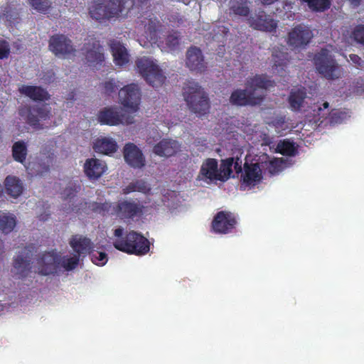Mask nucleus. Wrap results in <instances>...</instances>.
Wrapping results in <instances>:
<instances>
[{
    "label": "nucleus",
    "mask_w": 364,
    "mask_h": 364,
    "mask_svg": "<svg viewBox=\"0 0 364 364\" xmlns=\"http://www.w3.org/2000/svg\"><path fill=\"white\" fill-rule=\"evenodd\" d=\"M114 235L117 238L114 240L113 245L119 251L141 256L146 255L150 250L149 241L134 230L124 235V229L118 228L114 230Z\"/></svg>",
    "instance_id": "1"
},
{
    "label": "nucleus",
    "mask_w": 364,
    "mask_h": 364,
    "mask_svg": "<svg viewBox=\"0 0 364 364\" xmlns=\"http://www.w3.org/2000/svg\"><path fill=\"white\" fill-rule=\"evenodd\" d=\"M183 95L190 110L199 116L209 112L208 95L198 82L188 81L183 88Z\"/></svg>",
    "instance_id": "2"
},
{
    "label": "nucleus",
    "mask_w": 364,
    "mask_h": 364,
    "mask_svg": "<svg viewBox=\"0 0 364 364\" xmlns=\"http://www.w3.org/2000/svg\"><path fill=\"white\" fill-rule=\"evenodd\" d=\"M314 64L316 71L327 80H333L341 77V66L326 48H321L316 53Z\"/></svg>",
    "instance_id": "3"
},
{
    "label": "nucleus",
    "mask_w": 364,
    "mask_h": 364,
    "mask_svg": "<svg viewBox=\"0 0 364 364\" xmlns=\"http://www.w3.org/2000/svg\"><path fill=\"white\" fill-rule=\"evenodd\" d=\"M136 69L146 80L154 87H161L165 82L166 77L162 70L152 60L147 57H142L136 60Z\"/></svg>",
    "instance_id": "4"
},
{
    "label": "nucleus",
    "mask_w": 364,
    "mask_h": 364,
    "mask_svg": "<svg viewBox=\"0 0 364 364\" xmlns=\"http://www.w3.org/2000/svg\"><path fill=\"white\" fill-rule=\"evenodd\" d=\"M89 14L100 23L123 18L118 0H104L103 3L95 4L90 8Z\"/></svg>",
    "instance_id": "5"
},
{
    "label": "nucleus",
    "mask_w": 364,
    "mask_h": 364,
    "mask_svg": "<svg viewBox=\"0 0 364 364\" xmlns=\"http://www.w3.org/2000/svg\"><path fill=\"white\" fill-rule=\"evenodd\" d=\"M144 210V205L138 200L122 199L113 206V212L111 214L124 221H133L141 218Z\"/></svg>",
    "instance_id": "6"
},
{
    "label": "nucleus",
    "mask_w": 364,
    "mask_h": 364,
    "mask_svg": "<svg viewBox=\"0 0 364 364\" xmlns=\"http://www.w3.org/2000/svg\"><path fill=\"white\" fill-rule=\"evenodd\" d=\"M314 37L309 26L300 23L293 27L287 35V44L296 49L305 48Z\"/></svg>",
    "instance_id": "7"
},
{
    "label": "nucleus",
    "mask_w": 364,
    "mask_h": 364,
    "mask_svg": "<svg viewBox=\"0 0 364 364\" xmlns=\"http://www.w3.org/2000/svg\"><path fill=\"white\" fill-rule=\"evenodd\" d=\"M38 251L34 244L26 245L14 259V267L18 278L26 277L31 270V259Z\"/></svg>",
    "instance_id": "8"
},
{
    "label": "nucleus",
    "mask_w": 364,
    "mask_h": 364,
    "mask_svg": "<svg viewBox=\"0 0 364 364\" xmlns=\"http://www.w3.org/2000/svg\"><path fill=\"white\" fill-rule=\"evenodd\" d=\"M264 100V93L249 90L247 87L245 90L237 89L234 90L230 97V102L237 106L259 105Z\"/></svg>",
    "instance_id": "9"
},
{
    "label": "nucleus",
    "mask_w": 364,
    "mask_h": 364,
    "mask_svg": "<svg viewBox=\"0 0 364 364\" xmlns=\"http://www.w3.org/2000/svg\"><path fill=\"white\" fill-rule=\"evenodd\" d=\"M236 225L237 219L234 213L225 210L217 213L211 223L213 231L220 234L232 232Z\"/></svg>",
    "instance_id": "10"
},
{
    "label": "nucleus",
    "mask_w": 364,
    "mask_h": 364,
    "mask_svg": "<svg viewBox=\"0 0 364 364\" xmlns=\"http://www.w3.org/2000/svg\"><path fill=\"white\" fill-rule=\"evenodd\" d=\"M120 103L132 112L139 109L141 100V92L137 85L132 83L122 87L119 92Z\"/></svg>",
    "instance_id": "11"
},
{
    "label": "nucleus",
    "mask_w": 364,
    "mask_h": 364,
    "mask_svg": "<svg viewBox=\"0 0 364 364\" xmlns=\"http://www.w3.org/2000/svg\"><path fill=\"white\" fill-rule=\"evenodd\" d=\"M61 260L62 257L57 253L45 252L37 259L39 274L49 275L57 273L60 268Z\"/></svg>",
    "instance_id": "12"
},
{
    "label": "nucleus",
    "mask_w": 364,
    "mask_h": 364,
    "mask_svg": "<svg viewBox=\"0 0 364 364\" xmlns=\"http://www.w3.org/2000/svg\"><path fill=\"white\" fill-rule=\"evenodd\" d=\"M83 49L85 50V58L90 66L97 68L101 66L105 61L102 47L100 42L95 38L88 40L84 44Z\"/></svg>",
    "instance_id": "13"
},
{
    "label": "nucleus",
    "mask_w": 364,
    "mask_h": 364,
    "mask_svg": "<svg viewBox=\"0 0 364 364\" xmlns=\"http://www.w3.org/2000/svg\"><path fill=\"white\" fill-rule=\"evenodd\" d=\"M262 171L258 163H248L243 164V171L240 176V182L245 186H255L262 179Z\"/></svg>",
    "instance_id": "14"
},
{
    "label": "nucleus",
    "mask_w": 364,
    "mask_h": 364,
    "mask_svg": "<svg viewBox=\"0 0 364 364\" xmlns=\"http://www.w3.org/2000/svg\"><path fill=\"white\" fill-rule=\"evenodd\" d=\"M49 49L55 55L63 56L74 53L75 51L71 40L63 34H57L50 37Z\"/></svg>",
    "instance_id": "15"
},
{
    "label": "nucleus",
    "mask_w": 364,
    "mask_h": 364,
    "mask_svg": "<svg viewBox=\"0 0 364 364\" xmlns=\"http://www.w3.org/2000/svg\"><path fill=\"white\" fill-rule=\"evenodd\" d=\"M250 26L258 31L274 32L277 28V23L264 11H259L248 19Z\"/></svg>",
    "instance_id": "16"
},
{
    "label": "nucleus",
    "mask_w": 364,
    "mask_h": 364,
    "mask_svg": "<svg viewBox=\"0 0 364 364\" xmlns=\"http://www.w3.org/2000/svg\"><path fill=\"white\" fill-rule=\"evenodd\" d=\"M126 163L134 168H141L146 164L145 157L139 148L133 143H127L123 149Z\"/></svg>",
    "instance_id": "17"
},
{
    "label": "nucleus",
    "mask_w": 364,
    "mask_h": 364,
    "mask_svg": "<svg viewBox=\"0 0 364 364\" xmlns=\"http://www.w3.org/2000/svg\"><path fill=\"white\" fill-rule=\"evenodd\" d=\"M50 117V111L46 105H33L28 109L26 122L34 129H42L44 127L41 122L48 119Z\"/></svg>",
    "instance_id": "18"
},
{
    "label": "nucleus",
    "mask_w": 364,
    "mask_h": 364,
    "mask_svg": "<svg viewBox=\"0 0 364 364\" xmlns=\"http://www.w3.org/2000/svg\"><path fill=\"white\" fill-rule=\"evenodd\" d=\"M186 66L192 71L202 73L207 69L202 50L196 47H190L186 52Z\"/></svg>",
    "instance_id": "19"
},
{
    "label": "nucleus",
    "mask_w": 364,
    "mask_h": 364,
    "mask_svg": "<svg viewBox=\"0 0 364 364\" xmlns=\"http://www.w3.org/2000/svg\"><path fill=\"white\" fill-rule=\"evenodd\" d=\"M54 153L51 149H47L45 148L41 150L37 161L33 164V173L36 175L43 176L49 172L54 161Z\"/></svg>",
    "instance_id": "20"
},
{
    "label": "nucleus",
    "mask_w": 364,
    "mask_h": 364,
    "mask_svg": "<svg viewBox=\"0 0 364 364\" xmlns=\"http://www.w3.org/2000/svg\"><path fill=\"white\" fill-rule=\"evenodd\" d=\"M105 163L97 159H88L84 164V171L90 180H95L105 172Z\"/></svg>",
    "instance_id": "21"
},
{
    "label": "nucleus",
    "mask_w": 364,
    "mask_h": 364,
    "mask_svg": "<svg viewBox=\"0 0 364 364\" xmlns=\"http://www.w3.org/2000/svg\"><path fill=\"white\" fill-rule=\"evenodd\" d=\"M144 23L145 37L151 44L157 43L159 41L158 32L162 28V23L156 16L146 18Z\"/></svg>",
    "instance_id": "22"
},
{
    "label": "nucleus",
    "mask_w": 364,
    "mask_h": 364,
    "mask_svg": "<svg viewBox=\"0 0 364 364\" xmlns=\"http://www.w3.org/2000/svg\"><path fill=\"white\" fill-rule=\"evenodd\" d=\"M122 117L117 108L106 107L99 112L97 119L101 124L114 126L122 123Z\"/></svg>",
    "instance_id": "23"
},
{
    "label": "nucleus",
    "mask_w": 364,
    "mask_h": 364,
    "mask_svg": "<svg viewBox=\"0 0 364 364\" xmlns=\"http://www.w3.org/2000/svg\"><path fill=\"white\" fill-rule=\"evenodd\" d=\"M18 91L33 101L43 102L50 99L47 90L41 86L23 85L19 87Z\"/></svg>",
    "instance_id": "24"
},
{
    "label": "nucleus",
    "mask_w": 364,
    "mask_h": 364,
    "mask_svg": "<svg viewBox=\"0 0 364 364\" xmlns=\"http://www.w3.org/2000/svg\"><path fill=\"white\" fill-rule=\"evenodd\" d=\"M273 85L272 82L263 75H255L249 77L246 82V87L249 90H254L255 92L264 93L266 95L265 90Z\"/></svg>",
    "instance_id": "25"
},
{
    "label": "nucleus",
    "mask_w": 364,
    "mask_h": 364,
    "mask_svg": "<svg viewBox=\"0 0 364 364\" xmlns=\"http://www.w3.org/2000/svg\"><path fill=\"white\" fill-rule=\"evenodd\" d=\"M200 173L210 180L223 181V176L219 172L218 161L215 159H207L202 164Z\"/></svg>",
    "instance_id": "26"
},
{
    "label": "nucleus",
    "mask_w": 364,
    "mask_h": 364,
    "mask_svg": "<svg viewBox=\"0 0 364 364\" xmlns=\"http://www.w3.org/2000/svg\"><path fill=\"white\" fill-rule=\"evenodd\" d=\"M110 48L116 65L123 66L129 63V55L123 44L113 40L111 41Z\"/></svg>",
    "instance_id": "27"
},
{
    "label": "nucleus",
    "mask_w": 364,
    "mask_h": 364,
    "mask_svg": "<svg viewBox=\"0 0 364 364\" xmlns=\"http://www.w3.org/2000/svg\"><path fill=\"white\" fill-rule=\"evenodd\" d=\"M179 144L176 141L163 139L154 146V152L159 156L169 157L176 154Z\"/></svg>",
    "instance_id": "28"
},
{
    "label": "nucleus",
    "mask_w": 364,
    "mask_h": 364,
    "mask_svg": "<svg viewBox=\"0 0 364 364\" xmlns=\"http://www.w3.org/2000/svg\"><path fill=\"white\" fill-rule=\"evenodd\" d=\"M70 245L79 256L93 250L91 240L82 235H73L70 240Z\"/></svg>",
    "instance_id": "29"
},
{
    "label": "nucleus",
    "mask_w": 364,
    "mask_h": 364,
    "mask_svg": "<svg viewBox=\"0 0 364 364\" xmlns=\"http://www.w3.org/2000/svg\"><path fill=\"white\" fill-rule=\"evenodd\" d=\"M6 193L14 198L20 196L23 191V183L15 176L9 175L4 181Z\"/></svg>",
    "instance_id": "30"
},
{
    "label": "nucleus",
    "mask_w": 364,
    "mask_h": 364,
    "mask_svg": "<svg viewBox=\"0 0 364 364\" xmlns=\"http://www.w3.org/2000/svg\"><path fill=\"white\" fill-rule=\"evenodd\" d=\"M117 142L113 139L104 137L97 139L93 148L96 152L107 155L114 153L117 149Z\"/></svg>",
    "instance_id": "31"
},
{
    "label": "nucleus",
    "mask_w": 364,
    "mask_h": 364,
    "mask_svg": "<svg viewBox=\"0 0 364 364\" xmlns=\"http://www.w3.org/2000/svg\"><path fill=\"white\" fill-rule=\"evenodd\" d=\"M306 97V92L304 88L291 90L288 97L290 109L294 112L300 111Z\"/></svg>",
    "instance_id": "32"
},
{
    "label": "nucleus",
    "mask_w": 364,
    "mask_h": 364,
    "mask_svg": "<svg viewBox=\"0 0 364 364\" xmlns=\"http://www.w3.org/2000/svg\"><path fill=\"white\" fill-rule=\"evenodd\" d=\"M28 152L27 144L24 141L19 140L14 143L11 148V154L15 161L24 165Z\"/></svg>",
    "instance_id": "33"
},
{
    "label": "nucleus",
    "mask_w": 364,
    "mask_h": 364,
    "mask_svg": "<svg viewBox=\"0 0 364 364\" xmlns=\"http://www.w3.org/2000/svg\"><path fill=\"white\" fill-rule=\"evenodd\" d=\"M84 204L86 207L87 206L88 210L90 211L102 215H105L106 214L112 215L111 213L113 212L114 205L109 202H91L89 203L85 202Z\"/></svg>",
    "instance_id": "34"
},
{
    "label": "nucleus",
    "mask_w": 364,
    "mask_h": 364,
    "mask_svg": "<svg viewBox=\"0 0 364 364\" xmlns=\"http://www.w3.org/2000/svg\"><path fill=\"white\" fill-rule=\"evenodd\" d=\"M136 191L146 194L151 191V188L144 181L136 180L130 183L122 189V193L124 195Z\"/></svg>",
    "instance_id": "35"
},
{
    "label": "nucleus",
    "mask_w": 364,
    "mask_h": 364,
    "mask_svg": "<svg viewBox=\"0 0 364 364\" xmlns=\"http://www.w3.org/2000/svg\"><path fill=\"white\" fill-rule=\"evenodd\" d=\"M230 11L235 15L247 16L250 14V9L245 0H231L230 1Z\"/></svg>",
    "instance_id": "36"
},
{
    "label": "nucleus",
    "mask_w": 364,
    "mask_h": 364,
    "mask_svg": "<svg viewBox=\"0 0 364 364\" xmlns=\"http://www.w3.org/2000/svg\"><path fill=\"white\" fill-rule=\"evenodd\" d=\"M276 150L278 153L289 156H295L297 153L295 143L287 139L280 141L277 146Z\"/></svg>",
    "instance_id": "37"
},
{
    "label": "nucleus",
    "mask_w": 364,
    "mask_h": 364,
    "mask_svg": "<svg viewBox=\"0 0 364 364\" xmlns=\"http://www.w3.org/2000/svg\"><path fill=\"white\" fill-rule=\"evenodd\" d=\"M16 224V218L13 215L3 214L0 215V230L8 234L15 228Z\"/></svg>",
    "instance_id": "38"
},
{
    "label": "nucleus",
    "mask_w": 364,
    "mask_h": 364,
    "mask_svg": "<svg viewBox=\"0 0 364 364\" xmlns=\"http://www.w3.org/2000/svg\"><path fill=\"white\" fill-rule=\"evenodd\" d=\"M309 8L314 11H324L331 6L330 0H311L307 3Z\"/></svg>",
    "instance_id": "39"
},
{
    "label": "nucleus",
    "mask_w": 364,
    "mask_h": 364,
    "mask_svg": "<svg viewBox=\"0 0 364 364\" xmlns=\"http://www.w3.org/2000/svg\"><path fill=\"white\" fill-rule=\"evenodd\" d=\"M29 4L32 8L41 14H46L50 8L51 4L48 0H28Z\"/></svg>",
    "instance_id": "40"
},
{
    "label": "nucleus",
    "mask_w": 364,
    "mask_h": 364,
    "mask_svg": "<svg viewBox=\"0 0 364 364\" xmlns=\"http://www.w3.org/2000/svg\"><path fill=\"white\" fill-rule=\"evenodd\" d=\"M79 263V255H75L70 257H62L60 267H63L67 271L74 269Z\"/></svg>",
    "instance_id": "41"
},
{
    "label": "nucleus",
    "mask_w": 364,
    "mask_h": 364,
    "mask_svg": "<svg viewBox=\"0 0 364 364\" xmlns=\"http://www.w3.org/2000/svg\"><path fill=\"white\" fill-rule=\"evenodd\" d=\"M233 166V158L230 157L221 161L219 172L222 173L228 178L232 173V167Z\"/></svg>",
    "instance_id": "42"
},
{
    "label": "nucleus",
    "mask_w": 364,
    "mask_h": 364,
    "mask_svg": "<svg viewBox=\"0 0 364 364\" xmlns=\"http://www.w3.org/2000/svg\"><path fill=\"white\" fill-rule=\"evenodd\" d=\"M179 47V38L176 34H170L166 38V48L168 51H175Z\"/></svg>",
    "instance_id": "43"
},
{
    "label": "nucleus",
    "mask_w": 364,
    "mask_h": 364,
    "mask_svg": "<svg viewBox=\"0 0 364 364\" xmlns=\"http://www.w3.org/2000/svg\"><path fill=\"white\" fill-rule=\"evenodd\" d=\"M80 190V186L75 183H70L63 193L64 200H71L76 196V194Z\"/></svg>",
    "instance_id": "44"
},
{
    "label": "nucleus",
    "mask_w": 364,
    "mask_h": 364,
    "mask_svg": "<svg viewBox=\"0 0 364 364\" xmlns=\"http://www.w3.org/2000/svg\"><path fill=\"white\" fill-rule=\"evenodd\" d=\"M352 37L355 41L364 47V25H358L352 32Z\"/></svg>",
    "instance_id": "45"
},
{
    "label": "nucleus",
    "mask_w": 364,
    "mask_h": 364,
    "mask_svg": "<svg viewBox=\"0 0 364 364\" xmlns=\"http://www.w3.org/2000/svg\"><path fill=\"white\" fill-rule=\"evenodd\" d=\"M272 60L274 61L273 67H274L275 69L280 68L283 70L284 68L287 66V58L285 53H281L279 55H278L273 53Z\"/></svg>",
    "instance_id": "46"
},
{
    "label": "nucleus",
    "mask_w": 364,
    "mask_h": 364,
    "mask_svg": "<svg viewBox=\"0 0 364 364\" xmlns=\"http://www.w3.org/2000/svg\"><path fill=\"white\" fill-rule=\"evenodd\" d=\"M119 85L114 79L109 80L104 83L105 92L107 95L116 92Z\"/></svg>",
    "instance_id": "47"
},
{
    "label": "nucleus",
    "mask_w": 364,
    "mask_h": 364,
    "mask_svg": "<svg viewBox=\"0 0 364 364\" xmlns=\"http://www.w3.org/2000/svg\"><path fill=\"white\" fill-rule=\"evenodd\" d=\"M92 261L94 264L102 266L107 262V255L105 252H97V255H92Z\"/></svg>",
    "instance_id": "48"
},
{
    "label": "nucleus",
    "mask_w": 364,
    "mask_h": 364,
    "mask_svg": "<svg viewBox=\"0 0 364 364\" xmlns=\"http://www.w3.org/2000/svg\"><path fill=\"white\" fill-rule=\"evenodd\" d=\"M11 53L10 46L6 41H0V60L8 58Z\"/></svg>",
    "instance_id": "49"
},
{
    "label": "nucleus",
    "mask_w": 364,
    "mask_h": 364,
    "mask_svg": "<svg viewBox=\"0 0 364 364\" xmlns=\"http://www.w3.org/2000/svg\"><path fill=\"white\" fill-rule=\"evenodd\" d=\"M329 103L325 102L323 103L322 107H318L316 111L317 115L319 117L318 119H326L329 114L328 112Z\"/></svg>",
    "instance_id": "50"
},
{
    "label": "nucleus",
    "mask_w": 364,
    "mask_h": 364,
    "mask_svg": "<svg viewBox=\"0 0 364 364\" xmlns=\"http://www.w3.org/2000/svg\"><path fill=\"white\" fill-rule=\"evenodd\" d=\"M233 166L237 174H242L243 171L242 161L240 158H237L235 160L233 159Z\"/></svg>",
    "instance_id": "51"
},
{
    "label": "nucleus",
    "mask_w": 364,
    "mask_h": 364,
    "mask_svg": "<svg viewBox=\"0 0 364 364\" xmlns=\"http://www.w3.org/2000/svg\"><path fill=\"white\" fill-rule=\"evenodd\" d=\"M349 58L350 60V61L355 64V65L357 67V68H360L363 66V60L362 59L360 58V56H358V55L356 54H350L349 55Z\"/></svg>",
    "instance_id": "52"
},
{
    "label": "nucleus",
    "mask_w": 364,
    "mask_h": 364,
    "mask_svg": "<svg viewBox=\"0 0 364 364\" xmlns=\"http://www.w3.org/2000/svg\"><path fill=\"white\" fill-rule=\"evenodd\" d=\"M342 112H333L331 114V121L332 122L338 123L339 119H341V115Z\"/></svg>",
    "instance_id": "53"
},
{
    "label": "nucleus",
    "mask_w": 364,
    "mask_h": 364,
    "mask_svg": "<svg viewBox=\"0 0 364 364\" xmlns=\"http://www.w3.org/2000/svg\"><path fill=\"white\" fill-rule=\"evenodd\" d=\"M264 5H271L278 0H260Z\"/></svg>",
    "instance_id": "54"
},
{
    "label": "nucleus",
    "mask_w": 364,
    "mask_h": 364,
    "mask_svg": "<svg viewBox=\"0 0 364 364\" xmlns=\"http://www.w3.org/2000/svg\"><path fill=\"white\" fill-rule=\"evenodd\" d=\"M354 6H358L360 4L361 0H348Z\"/></svg>",
    "instance_id": "55"
},
{
    "label": "nucleus",
    "mask_w": 364,
    "mask_h": 364,
    "mask_svg": "<svg viewBox=\"0 0 364 364\" xmlns=\"http://www.w3.org/2000/svg\"><path fill=\"white\" fill-rule=\"evenodd\" d=\"M4 242L2 240L0 239V257L2 256V255L4 253Z\"/></svg>",
    "instance_id": "56"
},
{
    "label": "nucleus",
    "mask_w": 364,
    "mask_h": 364,
    "mask_svg": "<svg viewBox=\"0 0 364 364\" xmlns=\"http://www.w3.org/2000/svg\"><path fill=\"white\" fill-rule=\"evenodd\" d=\"M80 209V208H77V206L72 208L73 210H75L76 212H78Z\"/></svg>",
    "instance_id": "57"
},
{
    "label": "nucleus",
    "mask_w": 364,
    "mask_h": 364,
    "mask_svg": "<svg viewBox=\"0 0 364 364\" xmlns=\"http://www.w3.org/2000/svg\"><path fill=\"white\" fill-rule=\"evenodd\" d=\"M2 191H3V190H2V186H1V185L0 184V196H1V194H2Z\"/></svg>",
    "instance_id": "58"
},
{
    "label": "nucleus",
    "mask_w": 364,
    "mask_h": 364,
    "mask_svg": "<svg viewBox=\"0 0 364 364\" xmlns=\"http://www.w3.org/2000/svg\"><path fill=\"white\" fill-rule=\"evenodd\" d=\"M40 219H41V220H46V218H45L44 217H41V218H40Z\"/></svg>",
    "instance_id": "59"
},
{
    "label": "nucleus",
    "mask_w": 364,
    "mask_h": 364,
    "mask_svg": "<svg viewBox=\"0 0 364 364\" xmlns=\"http://www.w3.org/2000/svg\"><path fill=\"white\" fill-rule=\"evenodd\" d=\"M73 96H74V95H73V93H72V96H71L69 99H70V100L73 99Z\"/></svg>",
    "instance_id": "60"
}]
</instances>
